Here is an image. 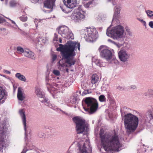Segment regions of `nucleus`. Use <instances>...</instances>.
<instances>
[{"mask_svg": "<svg viewBox=\"0 0 153 153\" xmlns=\"http://www.w3.org/2000/svg\"><path fill=\"white\" fill-rule=\"evenodd\" d=\"M80 46V43L70 41H68L64 45L61 44L59 45V47L57 48L56 50L61 52L63 59L66 60L64 63H62V60H60L59 62V68H61L60 67H69L75 64L76 60L74 57L76 54L75 51L77 48L79 51Z\"/></svg>", "mask_w": 153, "mask_h": 153, "instance_id": "1", "label": "nucleus"}, {"mask_svg": "<svg viewBox=\"0 0 153 153\" xmlns=\"http://www.w3.org/2000/svg\"><path fill=\"white\" fill-rule=\"evenodd\" d=\"M100 137L102 146L108 153L113 151L118 152L121 150V145L119 142L117 135L116 134L103 135L101 132Z\"/></svg>", "mask_w": 153, "mask_h": 153, "instance_id": "2", "label": "nucleus"}, {"mask_svg": "<svg viewBox=\"0 0 153 153\" xmlns=\"http://www.w3.org/2000/svg\"><path fill=\"white\" fill-rule=\"evenodd\" d=\"M139 119L136 116L129 113L125 115L124 127L127 134H129L134 132L138 125Z\"/></svg>", "mask_w": 153, "mask_h": 153, "instance_id": "3", "label": "nucleus"}, {"mask_svg": "<svg viewBox=\"0 0 153 153\" xmlns=\"http://www.w3.org/2000/svg\"><path fill=\"white\" fill-rule=\"evenodd\" d=\"M109 27L107 30V35L114 39H118L124 37L126 35L124 27L121 25H119L113 27L111 30Z\"/></svg>", "mask_w": 153, "mask_h": 153, "instance_id": "4", "label": "nucleus"}, {"mask_svg": "<svg viewBox=\"0 0 153 153\" xmlns=\"http://www.w3.org/2000/svg\"><path fill=\"white\" fill-rule=\"evenodd\" d=\"M73 120L76 124V130L78 134L82 133L85 135L88 131V125L85 120L78 117H74Z\"/></svg>", "mask_w": 153, "mask_h": 153, "instance_id": "5", "label": "nucleus"}, {"mask_svg": "<svg viewBox=\"0 0 153 153\" xmlns=\"http://www.w3.org/2000/svg\"><path fill=\"white\" fill-rule=\"evenodd\" d=\"M83 101H84L86 105L88 107L87 108L84 107L83 108L88 114H93L97 110L98 104L96 100L92 97H87L84 100H83Z\"/></svg>", "mask_w": 153, "mask_h": 153, "instance_id": "6", "label": "nucleus"}, {"mask_svg": "<svg viewBox=\"0 0 153 153\" xmlns=\"http://www.w3.org/2000/svg\"><path fill=\"white\" fill-rule=\"evenodd\" d=\"M101 57L105 59L107 61L111 62L114 59V51L113 49H109L104 46L101 45L99 48Z\"/></svg>", "mask_w": 153, "mask_h": 153, "instance_id": "7", "label": "nucleus"}, {"mask_svg": "<svg viewBox=\"0 0 153 153\" xmlns=\"http://www.w3.org/2000/svg\"><path fill=\"white\" fill-rule=\"evenodd\" d=\"M7 122L4 120L0 123V152H2L3 149L5 147V139L6 137L7 131Z\"/></svg>", "mask_w": 153, "mask_h": 153, "instance_id": "8", "label": "nucleus"}, {"mask_svg": "<svg viewBox=\"0 0 153 153\" xmlns=\"http://www.w3.org/2000/svg\"><path fill=\"white\" fill-rule=\"evenodd\" d=\"M58 33L62 36L68 39H73L74 36L73 33L69 28L66 26L60 27L58 29Z\"/></svg>", "mask_w": 153, "mask_h": 153, "instance_id": "9", "label": "nucleus"}, {"mask_svg": "<svg viewBox=\"0 0 153 153\" xmlns=\"http://www.w3.org/2000/svg\"><path fill=\"white\" fill-rule=\"evenodd\" d=\"M35 93L37 97L40 98L39 100L42 103L50 108H52L53 105L50 103L48 99L44 98V95L42 93L40 88L38 87L36 88Z\"/></svg>", "mask_w": 153, "mask_h": 153, "instance_id": "10", "label": "nucleus"}, {"mask_svg": "<svg viewBox=\"0 0 153 153\" xmlns=\"http://www.w3.org/2000/svg\"><path fill=\"white\" fill-rule=\"evenodd\" d=\"M97 32L95 28L92 27L88 28L85 31V34L88 36L90 41H92L96 38Z\"/></svg>", "mask_w": 153, "mask_h": 153, "instance_id": "11", "label": "nucleus"}, {"mask_svg": "<svg viewBox=\"0 0 153 153\" xmlns=\"http://www.w3.org/2000/svg\"><path fill=\"white\" fill-rule=\"evenodd\" d=\"M119 58L123 62H127L130 57L129 53L124 50H121L118 53Z\"/></svg>", "mask_w": 153, "mask_h": 153, "instance_id": "12", "label": "nucleus"}, {"mask_svg": "<svg viewBox=\"0 0 153 153\" xmlns=\"http://www.w3.org/2000/svg\"><path fill=\"white\" fill-rule=\"evenodd\" d=\"M71 18L75 22H80L84 19L85 16L79 12H77L72 13Z\"/></svg>", "mask_w": 153, "mask_h": 153, "instance_id": "13", "label": "nucleus"}, {"mask_svg": "<svg viewBox=\"0 0 153 153\" xmlns=\"http://www.w3.org/2000/svg\"><path fill=\"white\" fill-rule=\"evenodd\" d=\"M19 114L22 118V122L24 126V129L25 131V138L27 137V130L26 117L25 114V111L24 109H20L19 111Z\"/></svg>", "mask_w": 153, "mask_h": 153, "instance_id": "14", "label": "nucleus"}, {"mask_svg": "<svg viewBox=\"0 0 153 153\" xmlns=\"http://www.w3.org/2000/svg\"><path fill=\"white\" fill-rule=\"evenodd\" d=\"M65 6L69 8H72L76 7L77 4V0H63Z\"/></svg>", "mask_w": 153, "mask_h": 153, "instance_id": "15", "label": "nucleus"}, {"mask_svg": "<svg viewBox=\"0 0 153 153\" xmlns=\"http://www.w3.org/2000/svg\"><path fill=\"white\" fill-rule=\"evenodd\" d=\"M46 85L48 90L50 92L54 91V88L51 85L52 82V79L50 77H46L45 79Z\"/></svg>", "mask_w": 153, "mask_h": 153, "instance_id": "16", "label": "nucleus"}, {"mask_svg": "<svg viewBox=\"0 0 153 153\" xmlns=\"http://www.w3.org/2000/svg\"><path fill=\"white\" fill-rule=\"evenodd\" d=\"M24 55L25 57L32 59H35L36 57V55L33 52L28 49L25 50Z\"/></svg>", "mask_w": 153, "mask_h": 153, "instance_id": "17", "label": "nucleus"}, {"mask_svg": "<svg viewBox=\"0 0 153 153\" xmlns=\"http://www.w3.org/2000/svg\"><path fill=\"white\" fill-rule=\"evenodd\" d=\"M17 96L18 100L22 101L23 100L25 97V94L22 89L20 88H18Z\"/></svg>", "mask_w": 153, "mask_h": 153, "instance_id": "18", "label": "nucleus"}, {"mask_svg": "<svg viewBox=\"0 0 153 153\" xmlns=\"http://www.w3.org/2000/svg\"><path fill=\"white\" fill-rule=\"evenodd\" d=\"M7 92L1 87L0 86V101L2 99L5 100L7 98Z\"/></svg>", "mask_w": 153, "mask_h": 153, "instance_id": "19", "label": "nucleus"}, {"mask_svg": "<svg viewBox=\"0 0 153 153\" xmlns=\"http://www.w3.org/2000/svg\"><path fill=\"white\" fill-rule=\"evenodd\" d=\"M15 77L21 81L26 82V79L25 76L20 73H16L15 74Z\"/></svg>", "mask_w": 153, "mask_h": 153, "instance_id": "20", "label": "nucleus"}, {"mask_svg": "<svg viewBox=\"0 0 153 153\" xmlns=\"http://www.w3.org/2000/svg\"><path fill=\"white\" fill-rule=\"evenodd\" d=\"M99 80L98 76L96 74L93 75L91 78V83L92 84H96Z\"/></svg>", "mask_w": 153, "mask_h": 153, "instance_id": "21", "label": "nucleus"}, {"mask_svg": "<svg viewBox=\"0 0 153 153\" xmlns=\"http://www.w3.org/2000/svg\"><path fill=\"white\" fill-rule=\"evenodd\" d=\"M121 7L120 6L116 5L114 8V13L115 16H117L120 14Z\"/></svg>", "mask_w": 153, "mask_h": 153, "instance_id": "22", "label": "nucleus"}, {"mask_svg": "<svg viewBox=\"0 0 153 153\" xmlns=\"http://www.w3.org/2000/svg\"><path fill=\"white\" fill-rule=\"evenodd\" d=\"M91 1L85 3H84V6L86 8L91 7H92L93 5V0H90Z\"/></svg>", "mask_w": 153, "mask_h": 153, "instance_id": "23", "label": "nucleus"}, {"mask_svg": "<svg viewBox=\"0 0 153 153\" xmlns=\"http://www.w3.org/2000/svg\"><path fill=\"white\" fill-rule=\"evenodd\" d=\"M96 65L100 67H104L105 66V64L101 62L99 59H96L94 61Z\"/></svg>", "mask_w": 153, "mask_h": 153, "instance_id": "24", "label": "nucleus"}, {"mask_svg": "<svg viewBox=\"0 0 153 153\" xmlns=\"http://www.w3.org/2000/svg\"><path fill=\"white\" fill-rule=\"evenodd\" d=\"M146 115L148 116L150 119H153V111L148 110L146 112Z\"/></svg>", "mask_w": 153, "mask_h": 153, "instance_id": "25", "label": "nucleus"}, {"mask_svg": "<svg viewBox=\"0 0 153 153\" xmlns=\"http://www.w3.org/2000/svg\"><path fill=\"white\" fill-rule=\"evenodd\" d=\"M145 12L149 17L152 18L153 16V11L148 10H146Z\"/></svg>", "mask_w": 153, "mask_h": 153, "instance_id": "26", "label": "nucleus"}, {"mask_svg": "<svg viewBox=\"0 0 153 153\" xmlns=\"http://www.w3.org/2000/svg\"><path fill=\"white\" fill-rule=\"evenodd\" d=\"M17 4V2L14 0H11L9 2L10 7H13L16 6Z\"/></svg>", "mask_w": 153, "mask_h": 153, "instance_id": "27", "label": "nucleus"}, {"mask_svg": "<svg viewBox=\"0 0 153 153\" xmlns=\"http://www.w3.org/2000/svg\"><path fill=\"white\" fill-rule=\"evenodd\" d=\"M17 52L18 53H24L25 50L21 47H18L17 48Z\"/></svg>", "mask_w": 153, "mask_h": 153, "instance_id": "28", "label": "nucleus"}, {"mask_svg": "<svg viewBox=\"0 0 153 153\" xmlns=\"http://www.w3.org/2000/svg\"><path fill=\"white\" fill-rule=\"evenodd\" d=\"M99 100L101 102H103L105 101L106 98L105 96L103 95H101L99 97Z\"/></svg>", "mask_w": 153, "mask_h": 153, "instance_id": "29", "label": "nucleus"}, {"mask_svg": "<svg viewBox=\"0 0 153 153\" xmlns=\"http://www.w3.org/2000/svg\"><path fill=\"white\" fill-rule=\"evenodd\" d=\"M126 30L128 35L130 37H132L133 36V33L131 31L130 29L128 28H126Z\"/></svg>", "mask_w": 153, "mask_h": 153, "instance_id": "30", "label": "nucleus"}, {"mask_svg": "<svg viewBox=\"0 0 153 153\" xmlns=\"http://www.w3.org/2000/svg\"><path fill=\"white\" fill-rule=\"evenodd\" d=\"M91 93V91H89L88 90H84L82 94V96H84L87 94H90Z\"/></svg>", "mask_w": 153, "mask_h": 153, "instance_id": "31", "label": "nucleus"}, {"mask_svg": "<svg viewBox=\"0 0 153 153\" xmlns=\"http://www.w3.org/2000/svg\"><path fill=\"white\" fill-rule=\"evenodd\" d=\"M53 73L56 76H59L60 74V73L59 71L57 70H54L53 71Z\"/></svg>", "mask_w": 153, "mask_h": 153, "instance_id": "32", "label": "nucleus"}, {"mask_svg": "<svg viewBox=\"0 0 153 153\" xmlns=\"http://www.w3.org/2000/svg\"><path fill=\"white\" fill-rule=\"evenodd\" d=\"M20 19L23 22H25L27 20V17L25 16H21L20 17Z\"/></svg>", "mask_w": 153, "mask_h": 153, "instance_id": "33", "label": "nucleus"}, {"mask_svg": "<svg viewBox=\"0 0 153 153\" xmlns=\"http://www.w3.org/2000/svg\"><path fill=\"white\" fill-rule=\"evenodd\" d=\"M137 19L145 27L146 26V23L145 21H144L143 19H140V18H137Z\"/></svg>", "mask_w": 153, "mask_h": 153, "instance_id": "34", "label": "nucleus"}, {"mask_svg": "<svg viewBox=\"0 0 153 153\" xmlns=\"http://www.w3.org/2000/svg\"><path fill=\"white\" fill-rule=\"evenodd\" d=\"M117 89L120 91H123L125 89L124 86H119L117 87Z\"/></svg>", "mask_w": 153, "mask_h": 153, "instance_id": "35", "label": "nucleus"}, {"mask_svg": "<svg viewBox=\"0 0 153 153\" xmlns=\"http://www.w3.org/2000/svg\"><path fill=\"white\" fill-rule=\"evenodd\" d=\"M148 94H149L151 95H153V90L152 89L149 90L148 91V93L147 94L146 93H145L144 94L145 96L147 95Z\"/></svg>", "mask_w": 153, "mask_h": 153, "instance_id": "36", "label": "nucleus"}, {"mask_svg": "<svg viewBox=\"0 0 153 153\" xmlns=\"http://www.w3.org/2000/svg\"><path fill=\"white\" fill-rule=\"evenodd\" d=\"M41 20L40 19H34V22L36 27L38 26L37 24L38 22H41Z\"/></svg>", "mask_w": 153, "mask_h": 153, "instance_id": "37", "label": "nucleus"}, {"mask_svg": "<svg viewBox=\"0 0 153 153\" xmlns=\"http://www.w3.org/2000/svg\"><path fill=\"white\" fill-rule=\"evenodd\" d=\"M58 39H59L58 38L57 35L55 33L54 34V37L53 39V40L54 41H58Z\"/></svg>", "mask_w": 153, "mask_h": 153, "instance_id": "38", "label": "nucleus"}, {"mask_svg": "<svg viewBox=\"0 0 153 153\" xmlns=\"http://www.w3.org/2000/svg\"><path fill=\"white\" fill-rule=\"evenodd\" d=\"M3 72L4 73L7 74H11V72L10 71L6 69H4L3 70Z\"/></svg>", "mask_w": 153, "mask_h": 153, "instance_id": "39", "label": "nucleus"}, {"mask_svg": "<svg viewBox=\"0 0 153 153\" xmlns=\"http://www.w3.org/2000/svg\"><path fill=\"white\" fill-rule=\"evenodd\" d=\"M108 1L111 2L113 5H115L117 2V0H108Z\"/></svg>", "mask_w": 153, "mask_h": 153, "instance_id": "40", "label": "nucleus"}, {"mask_svg": "<svg viewBox=\"0 0 153 153\" xmlns=\"http://www.w3.org/2000/svg\"><path fill=\"white\" fill-rule=\"evenodd\" d=\"M130 88L131 89L134 90L137 89V87L136 85H131Z\"/></svg>", "mask_w": 153, "mask_h": 153, "instance_id": "41", "label": "nucleus"}, {"mask_svg": "<svg viewBox=\"0 0 153 153\" xmlns=\"http://www.w3.org/2000/svg\"><path fill=\"white\" fill-rule=\"evenodd\" d=\"M39 136L41 138H43L45 136V135L44 133H41L39 134Z\"/></svg>", "mask_w": 153, "mask_h": 153, "instance_id": "42", "label": "nucleus"}, {"mask_svg": "<svg viewBox=\"0 0 153 153\" xmlns=\"http://www.w3.org/2000/svg\"><path fill=\"white\" fill-rule=\"evenodd\" d=\"M61 8L62 10L64 13H67L68 12L67 11L66 9L62 7H61Z\"/></svg>", "mask_w": 153, "mask_h": 153, "instance_id": "43", "label": "nucleus"}, {"mask_svg": "<svg viewBox=\"0 0 153 153\" xmlns=\"http://www.w3.org/2000/svg\"><path fill=\"white\" fill-rule=\"evenodd\" d=\"M149 26L152 28H153V22L150 21L149 22Z\"/></svg>", "mask_w": 153, "mask_h": 153, "instance_id": "44", "label": "nucleus"}, {"mask_svg": "<svg viewBox=\"0 0 153 153\" xmlns=\"http://www.w3.org/2000/svg\"><path fill=\"white\" fill-rule=\"evenodd\" d=\"M48 40V39L47 38H44L42 40V42L43 43H45Z\"/></svg>", "mask_w": 153, "mask_h": 153, "instance_id": "45", "label": "nucleus"}, {"mask_svg": "<svg viewBox=\"0 0 153 153\" xmlns=\"http://www.w3.org/2000/svg\"><path fill=\"white\" fill-rule=\"evenodd\" d=\"M57 56L56 55H53L52 56V60L53 61H54L56 59Z\"/></svg>", "mask_w": 153, "mask_h": 153, "instance_id": "46", "label": "nucleus"}, {"mask_svg": "<svg viewBox=\"0 0 153 153\" xmlns=\"http://www.w3.org/2000/svg\"><path fill=\"white\" fill-rule=\"evenodd\" d=\"M54 131V129H51V131H50L48 129V132H49V131L50 132V134H49L51 135V134Z\"/></svg>", "mask_w": 153, "mask_h": 153, "instance_id": "47", "label": "nucleus"}, {"mask_svg": "<svg viewBox=\"0 0 153 153\" xmlns=\"http://www.w3.org/2000/svg\"><path fill=\"white\" fill-rule=\"evenodd\" d=\"M100 17L101 20L104 19V18H105V16H104L103 15H100Z\"/></svg>", "mask_w": 153, "mask_h": 153, "instance_id": "48", "label": "nucleus"}, {"mask_svg": "<svg viewBox=\"0 0 153 153\" xmlns=\"http://www.w3.org/2000/svg\"><path fill=\"white\" fill-rule=\"evenodd\" d=\"M114 44L118 48H120V45L119 43H117L115 42V43Z\"/></svg>", "mask_w": 153, "mask_h": 153, "instance_id": "49", "label": "nucleus"}, {"mask_svg": "<svg viewBox=\"0 0 153 153\" xmlns=\"http://www.w3.org/2000/svg\"><path fill=\"white\" fill-rule=\"evenodd\" d=\"M108 42H110V43H112L113 44H114L115 43V42L113 41L111 39H108Z\"/></svg>", "mask_w": 153, "mask_h": 153, "instance_id": "50", "label": "nucleus"}, {"mask_svg": "<svg viewBox=\"0 0 153 153\" xmlns=\"http://www.w3.org/2000/svg\"><path fill=\"white\" fill-rule=\"evenodd\" d=\"M10 20L11 22L13 24H14L15 25H16V26H17V25H16V23L14 21H13L12 20H11V19H10Z\"/></svg>", "mask_w": 153, "mask_h": 153, "instance_id": "51", "label": "nucleus"}, {"mask_svg": "<svg viewBox=\"0 0 153 153\" xmlns=\"http://www.w3.org/2000/svg\"><path fill=\"white\" fill-rule=\"evenodd\" d=\"M3 18L1 16H0V23H1V21H3Z\"/></svg>", "mask_w": 153, "mask_h": 153, "instance_id": "52", "label": "nucleus"}, {"mask_svg": "<svg viewBox=\"0 0 153 153\" xmlns=\"http://www.w3.org/2000/svg\"><path fill=\"white\" fill-rule=\"evenodd\" d=\"M81 7H82V6H80L79 7H78V9L79 10V11H80L81 10Z\"/></svg>", "mask_w": 153, "mask_h": 153, "instance_id": "53", "label": "nucleus"}, {"mask_svg": "<svg viewBox=\"0 0 153 153\" xmlns=\"http://www.w3.org/2000/svg\"><path fill=\"white\" fill-rule=\"evenodd\" d=\"M1 30L5 31V30H6V29L5 28H3L1 29Z\"/></svg>", "mask_w": 153, "mask_h": 153, "instance_id": "54", "label": "nucleus"}, {"mask_svg": "<svg viewBox=\"0 0 153 153\" xmlns=\"http://www.w3.org/2000/svg\"><path fill=\"white\" fill-rule=\"evenodd\" d=\"M59 42L60 43H62V40L61 39V38H59Z\"/></svg>", "mask_w": 153, "mask_h": 153, "instance_id": "55", "label": "nucleus"}, {"mask_svg": "<svg viewBox=\"0 0 153 153\" xmlns=\"http://www.w3.org/2000/svg\"><path fill=\"white\" fill-rule=\"evenodd\" d=\"M1 76L4 77H6V75H1Z\"/></svg>", "mask_w": 153, "mask_h": 153, "instance_id": "56", "label": "nucleus"}, {"mask_svg": "<svg viewBox=\"0 0 153 153\" xmlns=\"http://www.w3.org/2000/svg\"><path fill=\"white\" fill-rule=\"evenodd\" d=\"M26 151H24V150L21 153H26Z\"/></svg>", "mask_w": 153, "mask_h": 153, "instance_id": "57", "label": "nucleus"}, {"mask_svg": "<svg viewBox=\"0 0 153 153\" xmlns=\"http://www.w3.org/2000/svg\"><path fill=\"white\" fill-rule=\"evenodd\" d=\"M66 71L67 72H68V68L66 69Z\"/></svg>", "mask_w": 153, "mask_h": 153, "instance_id": "58", "label": "nucleus"}, {"mask_svg": "<svg viewBox=\"0 0 153 153\" xmlns=\"http://www.w3.org/2000/svg\"><path fill=\"white\" fill-rule=\"evenodd\" d=\"M60 111H62V112L63 113H64V112L63 111H62V110H60Z\"/></svg>", "mask_w": 153, "mask_h": 153, "instance_id": "59", "label": "nucleus"}, {"mask_svg": "<svg viewBox=\"0 0 153 153\" xmlns=\"http://www.w3.org/2000/svg\"><path fill=\"white\" fill-rule=\"evenodd\" d=\"M152 128H153V130H152V131H153V126H152Z\"/></svg>", "mask_w": 153, "mask_h": 153, "instance_id": "60", "label": "nucleus"}, {"mask_svg": "<svg viewBox=\"0 0 153 153\" xmlns=\"http://www.w3.org/2000/svg\"><path fill=\"white\" fill-rule=\"evenodd\" d=\"M4 0H1V1H3Z\"/></svg>", "mask_w": 153, "mask_h": 153, "instance_id": "61", "label": "nucleus"}, {"mask_svg": "<svg viewBox=\"0 0 153 153\" xmlns=\"http://www.w3.org/2000/svg\"><path fill=\"white\" fill-rule=\"evenodd\" d=\"M57 78L58 79H59V77H57Z\"/></svg>", "mask_w": 153, "mask_h": 153, "instance_id": "62", "label": "nucleus"}, {"mask_svg": "<svg viewBox=\"0 0 153 153\" xmlns=\"http://www.w3.org/2000/svg\"><path fill=\"white\" fill-rule=\"evenodd\" d=\"M82 12H84V11H83V10H82Z\"/></svg>", "mask_w": 153, "mask_h": 153, "instance_id": "63", "label": "nucleus"}, {"mask_svg": "<svg viewBox=\"0 0 153 153\" xmlns=\"http://www.w3.org/2000/svg\"><path fill=\"white\" fill-rule=\"evenodd\" d=\"M1 68V67L0 66V68Z\"/></svg>", "mask_w": 153, "mask_h": 153, "instance_id": "64", "label": "nucleus"}]
</instances>
